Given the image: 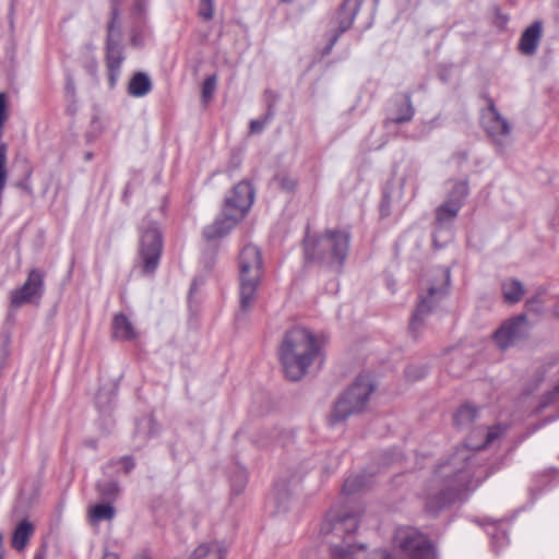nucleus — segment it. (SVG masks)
<instances>
[{
	"mask_svg": "<svg viewBox=\"0 0 559 559\" xmlns=\"http://www.w3.org/2000/svg\"><path fill=\"white\" fill-rule=\"evenodd\" d=\"M477 432L485 436L484 443L477 444L471 441L469 444L459 448L433 471L424 492L425 510L430 515H438L469 490L473 476L469 471V461L475 456L472 448L480 450L491 444L503 435L504 429L501 426H495L488 430L478 429Z\"/></svg>",
	"mask_w": 559,
	"mask_h": 559,
	"instance_id": "obj_1",
	"label": "nucleus"
},
{
	"mask_svg": "<svg viewBox=\"0 0 559 559\" xmlns=\"http://www.w3.org/2000/svg\"><path fill=\"white\" fill-rule=\"evenodd\" d=\"M358 527V515L346 511H331L322 531L330 546L331 559H365L367 549L364 544L354 542V534ZM369 559H393L384 549L370 555Z\"/></svg>",
	"mask_w": 559,
	"mask_h": 559,
	"instance_id": "obj_2",
	"label": "nucleus"
},
{
	"mask_svg": "<svg viewBox=\"0 0 559 559\" xmlns=\"http://www.w3.org/2000/svg\"><path fill=\"white\" fill-rule=\"evenodd\" d=\"M320 354L313 333L304 328L287 331L278 348L284 373L292 381L300 380Z\"/></svg>",
	"mask_w": 559,
	"mask_h": 559,
	"instance_id": "obj_3",
	"label": "nucleus"
},
{
	"mask_svg": "<svg viewBox=\"0 0 559 559\" xmlns=\"http://www.w3.org/2000/svg\"><path fill=\"white\" fill-rule=\"evenodd\" d=\"M350 238V231L342 228H330L320 235H307L304 240L305 259L340 272L349 251Z\"/></svg>",
	"mask_w": 559,
	"mask_h": 559,
	"instance_id": "obj_4",
	"label": "nucleus"
},
{
	"mask_svg": "<svg viewBox=\"0 0 559 559\" xmlns=\"http://www.w3.org/2000/svg\"><path fill=\"white\" fill-rule=\"evenodd\" d=\"M240 281V305L242 310L251 308L262 274V254L253 245L245 246L238 258Z\"/></svg>",
	"mask_w": 559,
	"mask_h": 559,
	"instance_id": "obj_5",
	"label": "nucleus"
},
{
	"mask_svg": "<svg viewBox=\"0 0 559 559\" xmlns=\"http://www.w3.org/2000/svg\"><path fill=\"white\" fill-rule=\"evenodd\" d=\"M449 286L450 269H438L433 280L428 283L426 292H421L419 294L418 302L409 323L412 333L416 334L419 331L426 320V317L431 313V311L447 296Z\"/></svg>",
	"mask_w": 559,
	"mask_h": 559,
	"instance_id": "obj_6",
	"label": "nucleus"
},
{
	"mask_svg": "<svg viewBox=\"0 0 559 559\" xmlns=\"http://www.w3.org/2000/svg\"><path fill=\"white\" fill-rule=\"evenodd\" d=\"M373 392V386L365 377L356 381L337 399L330 415L332 425L346 420L349 416L361 413Z\"/></svg>",
	"mask_w": 559,
	"mask_h": 559,
	"instance_id": "obj_7",
	"label": "nucleus"
},
{
	"mask_svg": "<svg viewBox=\"0 0 559 559\" xmlns=\"http://www.w3.org/2000/svg\"><path fill=\"white\" fill-rule=\"evenodd\" d=\"M121 2V0L110 1V21L107 25L106 67L110 86L116 85L124 60L121 45L122 33L118 23Z\"/></svg>",
	"mask_w": 559,
	"mask_h": 559,
	"instance_id": "obj_8",
	"label": "nucleus"
},
{
	"mask_svg": "<svg viewBox=\"0 0 559 559\" xmlns=\"http://www.w3.org/2000/svg\"><path fill=\"white\" fill-rule=\"evenodd\" d=\"M394 544L400 549V559H437L433 546L419 533L409 528H399Z\"/></svg>",
	"mask_w": 559,
	"mask_h": 559,
	"instance_id": "obj_9",
	"label": "nucleus"
},
{
	"mask_svg": "<svg viewBox=\"0 0 559 559\" xmlns=\"http://www.w3.org/2000/svg\"><path fill=\"white\" fill-rule=\"evenodd\" d=\"M481 126L498 150L502 151L510 143L512 126L497 109L495 102L488 99V106L481 111Z\"/></svg>",
	"mask_w": 559,
	"mask_h": 559,
	"instance_id": "obj_10",
	"label": "nucleus"
},
{
	"mask_svg": "<svg viewBox=\"0 0 559 559\" xmlns=\"http://www.w3.org/2000/svg\"><path fill=\"white\" fill-rule=\"evenodd\" d=\"M44 293L45 272L32 269L24 284L10 292V308L19 309L28 304L38 306Z\"/></svg>",
	"mask_w": 559,
	"mask_h": 559,
	"instance_id": "obj_11",
	"label": "nucleus"
},
{
	"mask_svg": "<svg viewBox=\"0 0 559 559\" xmlns=\"http://www.w3.org/2000/svg\"><path fill=\"white\" fill-rule=\"evenodd\" d=\"M162 234L156 224L150 225L143 230L140 240V258L145 274H152L158 266L162 253Z\"/></svg>",
	"mask_w": 559,
	"mask_h": 559,
	"instance_id": "obj_12",
	"label": "nucleus"
},
{
	"mask_svg": "<svg viewBox=\"0 0 559 559\" xmlns=\"http://www.w3.org/2000/svg\"><path fill=\"white\" fill-rule=\"evenodd\" d=\"M532 324L526 314H519L504 321L495 332L493 338L497 345L506 349L525 341L531 333Z\"/></svg>",
	"mask_w": 559,
	"mask_h": 559,
	"instance_id": "obj_13",
	"label": "nucleus"
},
{
	"mask_svg": "<svg viewBox=\"0 0 559 559\" xmlns=\"http://www.w3.org/2000/svg\"><path fill=\"white\" fill-rule=\"evenodd\" d=\"M253 199L254 190L250 182L240 181L234 187L231 195L226 199V206L237 211V216L242 217L251 207Z\"/></svg>",
	"mask_w": 559,
	"mask_h": 559,
	"instance_id": "obj_14",
	"label": "nucleus"
},
{
	"mask_svg": "<svg viewBox=\"0 0 559 559\" xmlns=\"http://www.w3.org/2000/svg\"><path fill=\"white\" fill-rule=\"evenodd\" d=\"M543 35V24L535 21L522 33L519 40V51L524 56H534Z\"/></svg>",
	"mask_w": 559,
	"mask_h": 559,
	"instance_id": "obj_15",
	"label": "nucleus"
},
{
	"mask_svg": "<svg viewBox=\"0 0 559 559\" xmlns=\"http://www.w3.org/2000/svg\"><path fill=\"white\" fill-rule=\"evenodd\" d=\"M238 218L237 215L233 214H225L223 217L217 218L213 224L204 228V238L206 240H215L226 236L236 226Z\"/></svg>",
	"mask_w": 559,
	"mask_h": 559,
	"instance_id": "obj_16",
	"label": "nucleus"
},
{
	"mask_svg": "<svg viewBox=\"0 0 559 559\" xmlns=\"http://www.w3.org/2000/svg\"><path fill=\"white\" fill-rule=\"evenodd\" d=\"M358 2L357 0H345L344 3L341 7V10L338 12L340 17V24L337 33L333 36V39L331 41V45L329 47V50L332 48V46L336 43L338 36L346 32L353 24L355 15L358 11Z\"/></svg>",
	"mask_w": 559,
	"mask_h": 559,
	"instance_id": "obj_17",
	"label": "nucleus"
},
{
	"mask_svg": "<svg viewBox=\"0 0 559 559\" xmlns=\"http://www.w3.org/2000/svg\"><path fill=\"white\" fill-rule=\"evenodd\" d=\"M112 335L115 338L130 341L136 337L132 322L122 313L116 314L112 320Z\"/></svg>",
	"mask_w": 559,
	"mask_h": 559,
	"instance_id": "obj_18",
	"label": "nucleus"
},
{
	"mask_svg": "<svg viewBox=\"0 0 559 559\" xmlns=\"http://www.w3.org/2000/svg\"><path fill=\"white\" fill-rule=\"evenodd\" d=\"M33 534L34 525L26 519L21 521L14 528L12 535V547L17 551H22L27 546Z\"/></svg>",
	"mask_w": 559,
	"mask_h": 559,
	"instance_id": "obj_19",
	"label": "nucleus"
},
{
	"mask_svg": "<svg viewBox=\"0 0 559 559\" xmlns=\"http://www.w3.org/2000/svg\"><path fill=\"white\" fill-rule=\"evenodd\" d=\"M226 550L218 542L201 544L190 559H224Z\"/></svg>",
	"mask_w": 559,
	"mask_h": 559,
	"instance_id": "obj_20",
	"label": "nucleus"
},
{
	"mask_svg": "<svg viewBox=\"0 0 559 559\" xmlns=\"http://www.w3.org/2000/svg\"><path fill=\"white\" fill-rule=\"evenodd\" d=\"M462 206L457 201L445 200L441 205L436 209V221L440 226L449 224L454 221Z\"/></svg>",
	"mask_w": 559,
	"mask_h": 559,
	"instance_id": "obj_21",
	"label": "nucleus"
},
{
	"mask_svg": "<svg viewBox=\"0 0 559 559\" xmlns=\"http://www.w3.org/2000/svg\"><path fill=\"white\" fill-rule=\"evenodd\" d=\"M501 289L506 302L512 305L518 304L525 293L523 284L515 278L504 281L502 283Z\"/></svg>",
	"mask_w": 559,
	"mask_h": 559,
	"instance_id": "obj_22",
	"label": "nucleus"
},
{
	"mask_svg": "<svg viewBox=\"0 0 559 559\" xmlns=\"http://www.w3.org/2000/svg\"><path fill=\"white\" fill-rule=\"evenodd\" d=\"M152 90V82L147 74L138 72L129 83L128 92L135 97L145 96Z\"/></svg>",
	"mask_w": 559,
	"mask_h": 559,
	"instance_id": "obj_23",
	"label": "nucleus"
},
{
	"mask_svg": "<svg viewBox=\"0 0 559 559\" xmlns=\"http://www.w3.org/2000/svg\"><path fill=\"white\" fill-rule=\"evenodd\" d=\"M414 107L409 94H405L400 105H396L390 120L394 123H404L413 119Z\"/></svg>",
	"mask_w": 559,
	"mask_h": 559,
	"instance_id": "obj_24",
	"label": "nucleus"
},
{
	"mask_svg": "<svg viewBox=\"0 0 559 559\" xmlns=\"http://www.w3.org/2000/svg\"><path fill=\"white\" fill-rule=\"evenodd\" d=\"M477 417V408L472 405H463L454 415V424L457 428L467 429Z\"/></svg>",
	"mask_w": 559,
	"mask_h": 559,
	"instance_id": "obj_25",
	"label": "nucleus"
},
{
	"mask_svg": "<svg viewBox=\"0 0 559 559\" xmlns=\"http://www.w3.org/2000/svg\"><path fill=\"white\" fill-rule=\"evenodd\" d=\"M115 516V509L108 503L96 504L91 509L90 520L92 523L110 521Z\"/></svg>",
	"mask_w": 559,
	"mask_h": 559,
	"instance_id": "obj_26",
	"label": "nucleus"
},
{
	"mask_svg": "<svg viewBox=\"0 0 559 559\" xmlns=\"http://www.w3.org/2000/svg\"><path fill=\"white\" fill-rule=\"evenodd\" d=\"M367 486V480L364 475L357 474L346 478L343 485V492L346 495L355 493Z\"/></svg>",
	"mask_w": 559,
	"mask_h": 559,
	"instance_id": "obj_27",
	"label": "nucleus"
},
{
	"mask_svg": "<svg viewBox=\"0 0 559 559\" xmlns=\"http://www.w3.org/2000/svg\"><path fill=\"white\" fill-rule=\"evenodd\" d=\"M468 192L467 180L456 181L448 195V200L457 201L460 206H462L465 198L468 195Z\"/></svg>",
	"mask_w": 559,
	"mask_h": 559,
	"instance_id": "obj_28",
	"label": "nucleus"
},
{
	"mask_svg": "<svg viewBox=\"0 0 559 559\" xmlns=\"http://www.w3.org/2000/svg\"><path fill=\"white\" fill-rule=\"evenodd\" d=\"M97 490L103 499L110 501L117 498L119 493V486L115 480H107L98 483Z\"/></svg>",
	"mask_w": 559,
	"mask_h": 559,
	"instance_id": "obj_29",
	"label": "nucleus"
},
{
	"mask_svg": "<svg viewBox=\"0 0 559 559\" xmlns=\"http://www.w3.org/2000/svg\"><path fill=\"white\" fill-rule=\"evenodd\" d=\"M273 181L277 183L281 190L287 193L294 192L297 187V180L287 174L276 175Z\"/></svg>",
	"mask_w": 559,
	"mask_h": 559,
	"instance_id": "obj_30",
	"label": "nucleus"
},
{
	"mask_svg": "<svg viewBox=\"0 0 559 559\" xmlns=\"http://www.w3.org/2000/svg\"><path fill=\"white\" fill-rule=\"evenodd\" d=\"M217 86V76L216 74H212L207 76L202 86V99L207 102L212 98L213 94L216 91Z\"/></svg>",
	"mask_w": 559,
	"mask_h": 559,
	"instance_id": "obj_31",
	"label": "nucleus"
},
{
	"mask_svg": "<svg viewBox=\"0 0 559 559\" xmlns=\"http://www.w3.org/2000/svg\"><path fill=\"white\" fill-rule=\"evenodd\" d=\"M199 15L205 21H210L214 15V3L213 0H200Z\"/></svg>",
	"mask_w": 559,
	"mask_h": 559,
	"instance_id": "obj_32",
	"label": "nucleus"
},
{
	"mask_svg": "<svg viewBox=\"0 0 559 559\" xmlns=\"http://www.w3.org/2000/svg\"><path fill=\"white\" fill-rule=\"evenodd\" d=\"M272 118V112L269 111L263 119L252 120L250 122V130L252 133H260L265 123Z\"/></svg>",
	"mask_w": 559,
	"mask_h": 559,
	"instance_id": "obj_33",
	"label": "nucleus"
},
{
	"mask_svg": "<svg viewBox=\"0 0 559 559\" xmlns=\"http://www.w3.org/2000/svg\"><path fill=\"white\" fill-rule=\"evenodd\" d=\"M473 461H474V457L469 461V471H471V473L473 475L472 478H471L469 490L475 488L479 484L481 478H486L487 477V474L481 475V473H477L474 469V465L472 463Z\"/></svg>",
	"mask_w": 559,
	"mask_h": 559,
	"instance_id": "obj_34",
	"label": "nucleus"
},
{
	"mask_svg": "<svg viewBox=\"0 0 559 559\" xmlns=\"http://www.w3.org/2000/svg\"><path fill=\"white\" fill-rule=\"evenodd\" d=\"M473 461H474V457L469 461V471H471V473L473 475L472 478H471L469 490L475 488L479 484L481 478H486L487 477V474L481 475V473H477L474 469V465L472 463Z\"/></svg>",
	"mask_w": 559,
	"mask_h": 559,
	"instance_id": "obj_35",
	"label": "nucleus"
},
{
	"mask_svg": "<svg viewBox=\"0 0 559 559\" xmlns=\"http://www.w3.org/2000/svg\"><path fill=\"white\" fill-rule=\"evenodd\" d=\"M247 483V476L245 473H239L234 479H233V489L239 493L242 491Z\"/></svg>",
	"mask_w": 559,
	"mask_h": 559,
	"instance_id": "obj_36",
	"label": "nucleus"
},
{
	"mask_svg": "<svg viewBox=\"0 0 559 559\" xmlns=\"http://www.w3.org/2000/svg\"><path fill=\"white\" fill-rule=\"evenodd\" d=\"M7 119V95L4 93H0V126H4Z\"/></svg>",
	"mask_w": 559,
	"mask_h": 559,
	"instance_id": "obj_37",
	"label": "nucleus"
},
{
	"mask_svg": "<svg viewBox=\"0 0 559 559\" xmlns=\"http://www.w3.org/2000/svg\"><path fill=\"white\" fill-rule=\"evenodd\" d=\"M417 368L414 367V366H409L407 367L406 369V376L409 378V379H419L420 377H423L425 374V370L420 369V372L418 373H415V370Z\"/></svg>",
	"mask_w": 559,
	"mask_h": 559,
	"instance_id": "obj_38",
	"label": "nucleus"
},
{
	"mask_svg": "<svg viewBox=\"0 0 559 559\" xmlns=\"http://www.w3.org/2000/svg\"><path fill=\"white\" fill-rule=\"evenodd\" d=\"M147 4V0H135L134 1V11L139 14L145 11Z\"/></svg>",
	"mask_w": 559,
	"mask_h": 559,
	"instance_id": "obj_39",
	"label": "nucleus"
},
{
	"mask_svg": "<svg viewBox=\"0 0 559 559\" xmlns=\"http://www.w3.org/2000/svg\"><path fill=\"white\" fill-rule=\"evenodd\" d=\"M123 462L126 465V472H129L131 468H133L134 463L130 457H123Z\"/></svg>",
	"mask_w": 559,
	"mask_h": 559,
	"instance_id": "obj_40",
	"label": "nucleus"
},
{
	"mask_svg": "<svg viewBox=\"0 0 559 559\" xmlns=\"http://www.w3.org/2000/svg\"><path fill=\"white\" fill-rule=\"evenodd\" d=\"M102 559H120L116 552H105Z\"/></svg>",
	"mask_w": 559,
	"mask_h": 559,
	"instance_id": "obj_41",
	"label": "nucleus"
},
{
	"mask_svg": "<svg viewBox=\"0 0 559 559\" xmlns=\"http://www.w3.org/2000/svg\"><path fill=\"white\" fill-rule=\"evenodd\" d=\"M133 559H151L147 554H138L133 557Z\"/></svg>",
	"mask_w": 559,
	"mask_h": 559,
	"instance_id": "obj_42",
	"label": "nucleus"
},
{
	"mask_svg": "<svg viewBox=\"0 0 559 559\" xmlns=\"http://www.w3.org/2000/svg\"><path fill=\"white\" fill-rule=\"evenodd\" d=\"M34 559H45V551L36 552Z\"/></svg>",
	"mask_w": 559,
	"mask_h": 559,
	"instance_id": "obj_43",
	"label": "nucleus"
},
{
	"mask_svg": "<svg viewBox=\"0 0 559 559\" xmlns=\"http://www.w3.org/2000/svg\"><path fill=\"white\" fill-rule=\"evenodd\" d=\"M554 314L559 319V300L554 307Z\"/></svg>",
	"mask_w": 559,
	"mask_h": 559,
	"instance_id": "obj_44",
	"label": "nucleus"
},
{
	"mask_svg": "<svg viewBox=\"0 0 559 559\" xmlns=\"http://www.w3.org/2000/svg\"><path fill=\"white\" fill-rule=\"evenodd\" d=\"M3 536L0 533V555H3V546H2Z\"/></svg>",
	"mask_w": 559,
	"mask_h": 559,
	"instance_id": "obj_45",
	"label": "nucleus"
},
{
	"mask_svg": "<svg viewBox=\"0 0 559 559\" xmlns=\"http://www.w3.org/2000/svg\"><path fill=\"white\" fill-rule=\"evenodd\" d=\"M534 302H535V300H534V299H532V300L527 301V305H532V304H534Z\"/></svg>",
	"mask_w": 559,
	"mask_h": 559,
	"instance_id": "obj_46",
	"label": "nucleus"
},
{
	"mask_svg": "<svg viewBox=\"0 0 559 559\" xmlns=\"http://www.w3.org/2000/svg\"><path fill=\"white\" fill-rule=\"evenodd\" d=\"M0 559H3V555H0Z\"/></svg>",
	"mask_w": 559,
	"mask_h": 559,
	"instance_id": "obj_47",
	"label": "nucleus"
}]
</instances>
